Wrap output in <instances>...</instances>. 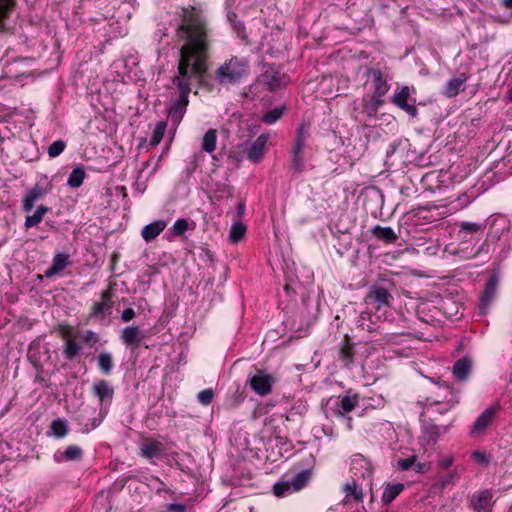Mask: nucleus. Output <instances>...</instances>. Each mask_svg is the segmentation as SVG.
Instances as JSON below:
<instances>
[{
	"mask_svg": "<svg viewBox=\"0 0 512 512\" xmlns=\"http://www.w3.org/2000/svg\"><path fill=\"white\" fill-rule=\"evenodd\" d=\"M176 34L185 43L179 50L178 72L172 78L179 96L169 107L168 117L178 125L186 113L192 83H204L210 40L206 20L194 8L183 9L182 22Z\"/></svg>",
	"mask_w": 512,
	"mask_h": 512,
	"instance_id": "obj_1",
	"label": "nucleus"
},
{
	"mask_svg": "<svg viewBox=\"0 0 512 512\" xmlns=\"http://www.w3.org/2000/svg\"><path fill=\"white\" fill-rule=\"evenodd\" d=\"M250 73L247 59L233 56L222 63L215 72L216 80L221 85H234L245 79Z\"/></svg>",
	"mask_w": 512,
	"mask_h": 512,
	"instance_id": "obj_2",
	"label": "nucleus"
},
{
	"mask_svg": "<svg viewBox=\"0 0 512 512\" xmlns=\"http://www.w3.org/2000/svg\"><path fill=\"white\" fill-rule=\"evenodd\" d=\"M311 477L312 472L310 469L302 470L295 474L290 480L275 483L273 493L277 497H284L288 494L298 492L309 483Z\"/></svg>",
	"mask_w": 512,
	"mask_h": 512,
	"instance_id": "obj_3",
	"label": "nucleus"
},
{
	"mask_svg": "<svg viewBox=\"0 0 512 512\" xmlns=\"http://www.w3.org/2000/svg\"><path fill=\"white\" fill-rule=\"evenodd\" d=\"M393 288V283L389 279L381 278L379 281L370 286L367 294V299L377 303V308L381 306H390L393 301V296L390 290Z\"/></svg>",
	"mask_w": 512,
	"mask_h": 512,
	"instance_id": "obj_4",
	"label": "nucleus"
},
{
	"mask_svg": "<svg viewBox=\"0 0 512 512\" xmlns=\"http://www.w3.org/2000/svg\"><path fill=\"white\" fill-rule=\"evenodd\" d=\"M306 134L304 127L298 130L292 153H291V169L293 173H301L304 170L303 150L306 142Z\"/></svg>",
	"mask_w": 512,
	"mask_h": 512,
	"instance_id": "obj_5",
	"label": "nucleus"
},
{
	"mask_svg": "<svg viewBox=\"0 0 512 512\" xmlns=\"http://www.w3.org/2000/svg\"><path fill=\"white\" fill-rule=\"evenodd\" d=\"M275 378L264 370L257 369L249 378L251 389L260 396H266L272 391Z\"/></svg>",
	"mask_w": 512,
	"mask_h": 512,
	"instance_id": "obj_6",
	"label": "nucleus"
},
{
	"mask_svg": "<svg viewBox=\"0 0 512 512\" xmlns=\"http://www.w3.org/2000/svg\"><path fill=\"white\" fill-rule=\"evenodd\" d=\"M367 83L371 84L373 94L378 97H384L390 89L388 77L378 68H370L367 70Z\"/></svg>",
	"mask_w": 512,
	"mask_h": 512,
	"instance_id": "obj_7",
	"label": "nucleus"
},
{
	"mask_svg": "<svg viewBox=\"0 0 512 512\" xmlns=\"http://www.w3.org/2000/svg\"><path fill=\"white\" fill-rule=\"evenodd\" d=\"M415 102L416 100L410 96V88L408 86H403L392 98V103L411 117H416L418 114Z\"/></svg>",
	"mask_w": 512,
	"mask_h": 512,
	"instance_id": "obj_8",
	"label": "nucleus"
},
{
	"mask_svg": "<svg viewBox=\"0 0 512 512\" xmlns=\"http://www.w3.org/2000/svg\"><path fill=\"white\" fill-rule=\"evenodd\" d=\"M500 406L498 403L485 409L481 415L478 416L471 428V434L478 435L484 433V431L490 426L499 411Z\"/></svg>",
	"mask_w": 512,
	"mask_h": 512,
	"instance_id": "obj_9",
	"label": "nucleus"
},
{
	"mask_svg": "<svg viewBox=\"0 0 512 512\" xmlns=\"http://www.w3.org/2000/svg\"><path fill=\"white\" fill-rule=\"evenodd\" d=\"M262 77L270 91L280 89L289 82V78L274 67H268Z\"/></svg>",
	"mask_w": 512,
	"mask_h": 512,
	"instance_id": "obj_10",
	"label": "nucleus"
},
{
	"mask_svg": "<svg viewBox=\"0 0 512 512\" xmlns=\"http://www.w3.org/2000/svg\"><path fill=\"white\" fill-rule=\"evenodd\" d=\"M92 393L101 405H110L114 397V389L106 380H99L92 385Z\"/></svg>",
	"mask_w": 512,
	"mask_h": 512,
	"instance_id": "obj_11",
	"label": "nucleus"
},
{
	"mask_svg": "<svg viewBox=\"0 0 512 512\" xmlns=\"http://www.w3.org/2000/svg\"><path fill=\"white\" fill-rule=\"evenodd\" d=\"M492 492L482 490L473 494L471 505L476 512H491Z\"/></svg>",
	"mask_w": 512,
	"mask_h": 512,
	"instance_id": "obj_12",
	"label": "nucleus"
},
{
	"mask_svg": "<svg viewBox=\"0 0 512 512\" xmlns=\"http://www.w3.org/2000/svg\"><path fill=\"white\" fill-rule=\"evenodd\" d=\"M268 138V135L261 134L253 143H251V145L246 149V155L249 160L256 162L262 158Z\"/></svg>",
	"mask_w": 512,
	"mask_h": 512,
	"instance_id": "obj_13",
	"label": "nucleus"
},
{
	"mask_svg": "<svg viewBox=\"0 0 512 512\" xmlns=\"http://www.w3.org/2000/svg\"><path fill=\"white\" fill-rule=\"evenodd\" d=\"M142 331L138 326H129L122 330L121 340L128 346L138 347L143 339Z\"/></svg>",
	"mask_w": 512,
	"mask_h": 512,
	"instance_id": "obj_14",
	"label": "nucleus"
},
{
	"mask_svg": "<svg viewBox=\"0 0 512 512\" xmlns=\"http://www.w3.org/2000/svg\"><path fill=\"white\" fill-rule=\"evenodd\" d=\"M467 79L468 77L465 73H461L458 77L450 79L444 87L443 94L449 98L457 96L464 90V83Z\"/></svg>",
	"mask_w": 512,
	"mask_h": 512,
	"instance_id": "obj_15",
	"label": "nucleus"
},
{
	"mask_svg": "<svg viewBox=\"0 0 512 512\" xmlns=\"http://www.w3.org/2000/svg\"><path fill=\"white\" fill-rule=\"evenodd\" d=\"M498 286V279L496 276L492 275L489 277L488 281L486 282L485 289L481 296V308L487 309L489 305L492 303Z\"/></svg>",
	"mask_w": 512,
	"mask_h": 512,
	"instance_id": "obj_16",
	"label": "nucleus"
},
{
	"mask_svg": "<svg viewBox=\"0 0 512 512\" xmlns=\"http://www.w3.org/2000/svg\"><path fill=\"white\" fill-rule=\"evenodd\" d=\"M69 264V255L65 253H58L53 257L51 266L44 272L45 277L51 278L59 274Z\"/></svg>",
	"mask_w": 512,
	"mask_h": 512,
	"instance_id": "obj_17",
	"label": "nucleus"
},
{
	"mask_svg": "<svg viewBox=\"0 0 512 512\" xmlns=\"http://www.w3.org/2000/svg\"><path fill=\"white\" fill-rule=\"evenodd\" d=\"M371 234L378 240L386 244H394L399 236L391 227L376 225L371 229Z\"/></svg>",
	"mask_w": 512,
	"mask_h": 512,
	"instance_id": "obj_18",
	"label": "nucleus"
},
{
	"mask_svg": "<svg viewBox=\"0 0 512 512\" xmlns=\"http://www.w3.org/2000/svg\"><path fill=\"white\" fill-rule=\"evenodd\" d=\"M111 309H112L111 292H110V290H106L101 293V301L96 302L92 306L91 315L98 317V316H103L105 314H110Z\"/></svg>",
	"mask_w": 512,
	"mask_h": 512,
	"instance_id": "obj_19",
	"label": "nucleus"
},
{
	"mask_svg": "<svg viewBox=\"0 0 512 512\" xmlns=\"http://www.w3.org/2000/svg\"><path fill=\"white\" fill-rule=\"evenodd\" d=\"M44 195V189L40 185H35L27 191L23 199V211L29 213L34 207V203L41 199Z\"/></svg>",
	"mask_w": 512,
	"mask_h": 512,
	"instance_id": "obj_20",
	"label": "nucleus"
},
{
	"mask_svg": "<svg viewBox=\"0 0 512 512\" xmlns=\"http://www.w3.org/2000/svg\"><path fill=\"white\" fill-rule=\"evenodd\" d=\"M165 220H156L143 227L141 235L146 242L154 240L165 228Z\"/></svg>",
	"mask_w": 512,
	"mask_h": 512,
	"instance_id": "obj_21",
	"label": "nucleus"
},
{
	"mask_svg": "<svg viewBox=\"0 0 512 512\" xmlns=\"http://www.w3.org/2000/svg\"><path fill=\"white\" fill-rule=\"evenodd\" d=\"M472 362L469 358L463 357L457 360L453 366V375L459 381H465L471 372Z\"/></svg>",
	"mask_w": 512,
	"mask_h": 512,
	"instance_id": "obj_22",
	"label": "nucleus"
},
{
	"mask_svg": "<svg viewBox=\"0 0 512 512\" xmlns=\"http://www.w3.org/2000/svg\"><path fill=\"white\" fill-rule=\"evenodd\" d=\"M140 451L141 456L146 459H152L162 453L163 445L156 440H148L141 445Z\"/></svg>",
	"mask_w": 512,
	"mask_h": 512,
	"instance_id": "obj_23",
	"label": "nucleus"
},
{
	"mask_svg": "<svg viewBox=\"0 0 512 512\" xmlns=\"http://www.w3.org/2000/svg\"><path fill=\"white\" fill-rule=\"evenodd\" d=\"M404 485L402 483H388L382 493V502L389 505L402 491Z\"/></svg>",
	"mask_w": 512,
	"mask_h": 512,
	"instance_id": "obj_24",
	"label": "nucleus"
},
{
	"mask_svg": "<svg viewBox=\"0 0 512 512\" xmlns=\"http://www.w3.org/2000/svg\"><path fill=\"white\" fill-rule=\"evenodd\" d=\"M357 405H358V397L357 396L345 395L340 399L339 403L337 404L335 413L337 415H343L345 413H349V412L353 411Z\"/></svg>",
	"mask_w": 512,
	"mask_h": 512,
	"instance_id": "obj_25",
	"label": "nucleus"
},
{
	"mask_svg": "<svg viewBox=\"0 0 512 512\" xmlns=\"http://www.w3.org/2000/svg\"><path fill=\"white\" fill-rule=\"evenodd\" d=\"M364 102V110L369 116H374L379 107L384 103L383 97H378L377 95L366 96L363 98Z\"/></svg>",
	"mask_w": 512,
	"mask_h": 512,
	"instance_id": "obj_26",
	"label": "nucleus"
},
{
	"mask_svg": "<svg viewBox=\"0 0 512 512\" xmlns=\"http://www.w3.org/2000/svg\"><path fill=\"white\" fill-rule=\"evenodd\" d=\"M216 143L217 131L215 129H209L202 138L201 148L203 151L211 154L216 149Z\"/></svg>",
	"mask_w": 512,
	"mask_h": 512,
	"instance_id": "obj_27",
	"label": "nucleus"
},
{
	"mask_svg": "<svg viewBox=\"0 0 512 512\" xmlns=\"http://www.w3.org/2000/svg\"><path fill=\"white\" fill-rule=\"evenodd\" d=\"M49 210H50L49 207L44 206V205H39L33 215H28L26 217L25 223H24L25 228L29 229L31 227L38 225L42 221L44 215Z\"/></svg>",
	"mask_w": 512,
	"mask_h": 512,
	"instance_id": "obj_28",
	"label": "nucleus"
},
{
	"mask_svg": "<svg viewBox=\"0 0 512 512\" xmlns=\"http://www.w3.org/2000/svg\"><path fill=\"white\" fill-rule=\"evenodd\" d=\"M343 491L345 493V498L347 499H353L355 501H362L363 499L362 489L358 486L355 480L347 482L343 487Z\"/></svg>",
	"mask_w": 512,
	"mask_h": 512,
	"instance_id": "obj_29",
	"label": "nucleus"
},
{
	"mask_svg": "<svg viewBox=\"0 0 512 512\" xmlns=\"http://www.w3.org/2000/svg\"><path fill=\"white\" fill-rule=\"evenodd\" d=\"M98 367L105 375H109L113 369L114 363L112 355L108 352H102L97 357Z\"/></svg>",
	"mask_w": 512,
	"mask_h": 512,
	"instance_id": "obj_30",
	"label": "nucleus"
},
{
	"mask_svg": "<svg viewBox=\"0 0 512 512\" xmlns=\"http://www.w3.org/2000/svg\"><path fill=\"white\" fill-rule=\"evenodd\" d=\"M85 170L82 167H76L74 168L67 180L68 186L72 188H78L82 185L84 178H85Z\"/></svg>",
	"mask_w": 512,
	"mask_h": 512,
	"instance_id": "obj_31",
	"label": "nucleus"
},
{
	"mask_svg": "<svg viewBox=\"0 0 512 512\" xmlns=\"http://www.w3.org/2000/svg\"><path fill=\"white\" fill-rule=\"evenodd\" d=\"M81 345L73 339H68L65 343L63 354L67 360H73L80 352Z\"/></svg>",
	"mask_w": 512,
	"mask_h": 512,
	"instance_id": "obj_32",
	"label": "nucleus"
},
{
	"mask_svg": "<svg viewBox=\"0 0 512 512\" xmlns=\"http://www.w3.org/2000/svg\"><path fill=\"white\" fill-rule=\"evenodd\" d=\"M246 233V226L242 222H235L229 232V239L231 242L236 243L240 241Z\"/></svg>",
	"mask_w": 512,
	"mask_h": 512,
	"instance_id": "obj_33",
	"label": "nucleus"
},
{
	"mask_svg": "<svg viewBox=\"0 0 512 512\" xmlns=\"http://www.w3.org/2000/svg\"><path fill=\"white\" fill-rule=\"evenodd\" d=\"M284 110H285V106L276 107V108L266 112L262 116L261 120L266 124H273L282 117Z\"/></svg>",
	"mask_w": 512,
	"mask_h": 512,
	"instance_id": "obj_34",
	"label": "nucleus"
},
{
	"mask_svg": "<svg viewBox=\"0 0 512 512\" xmlns=\"http://www.w3.org/2000/svg\"><path fill=\"white\" fill-rule=\"evenodd\" d=\"M50 428H51L53 435L58 438L64 437L68 432L67 422H66V420H62V419L54 420L51 423Z\"/></svg>",
	"mask_w": 512,
	"mask_h": 512,
	"instance_id": "obj_35",
	"label": "nucleus"
},
{
	"mask_svg": "<svg viewBox=\"0 0 512 512\" xmlns=\"http://www.w3.org/2000/svg\"><path fill=\"white\" fill-rule=\"evenodd\" d=\"M353 345L350 343H346L340 349V358L343 361L345 366H350L353 362Z\"/></svg>",
	"mask_w": 512,
	"mask_h": 512,
	"instance_id": "obj_36",
	"label": "nucleus"
},
{
	"mask_svg": "<svg viewBox=\"0 0 512 512\" xmlns=\"http://www.w3.org/2000/svg\"><path fill=\"white\" fill-rule=\"evenodd\" d=\"M82 449L76 445H70L66 448L63 453V457L66 461L79 460L82 457Z\"/></svg>",
	"mask_w": 512,
	"mask_h": 512,
	"instance_id": "obj_37",
	"label": "nucleus"
},
{
	"mask_svg": "<svg viewBox=\"0 0 512 512\" xmlns=\"http://www.w3.org/2000/svg\"><path fill=\"white\" fill-rule=\"evenodd\" d=\"M14 4V0H0V26L3 20L10 15Z\"/></svg>",
	"mask_w": 512,
	"mask_h": 512,
	"instance_id": "obj_38",
	"label": "nucleus"
},
{
	"mask_svg": "<svg viewBox=\"0 0 512 512\" xmlns=\"http://www.w3.org/2000/svg\"><path fill=\"white\" fill-rule=\"evenodd\" d=\"M65 147L66 143L63 140H56L48 147V155L55 158L64 151Z\"/></svg>",
	"mask_w": 512,
	"mask_h": 512,
	"instance_id": "obj_39",
	"label": "nucleus"
},
{
	"mask_svg": "<svg viewBox=\"0 0 512 512\" xmlns=\"http://www.w3.org/2000/svg\"><path fill=\"white\" fill-rule=\"evenodd\" d=\"M165 130H166L165 123L160 122L156 125L154 132H153V136L151 138L152 145H157L160 143V141L162 140V138L165 134Z\"/></svg>",
	"mask_w": 512,
	"mask_h": 512,
	"instance_id": "obj_40",
	"label": "nucleus"
},
{
	"mask_svg": "<svg viewBox=\"0 0 512 512\" xmlns=\"http://www.w3.org/2000/svg\"><path fill=\"white\" fill-rule=\"evenodd\" d=\"M188 221L186 219H178L172 227V234L175 236L183 235L188 230Z\"/></svg>",
	"mask_w": 512,
	"mask_h": 512,
	"instance_id": "obj_41",
	"label": "nucleus"
},
{
	"mask_svg": "<svg viewBox=\"0 0 512 512\" xmlns=\"http://www.w3.org/2000/svg\"><path fill=\"white\" fill-rule=\"evenodd\" d=\"M214 392L212 389L202 390L198 395L197 399L202 405H209L213 401Z\"/></svg>",
	"mask_w": 512,
	"mask_h": 512,
	"instance_id": "obj_42",
	"label": "nucleus"
},
{
	"mask_svg": "<svg viewBox=\"0 0 512 512\" xmlns=\"http://www.w3.org/2000/svg\"><path fill=\"white\" fill-rule=\"evenodd\" d=\"M416 458H417L416 455H412L408 458L400 459L398 461V467L403 471H407L413 466V464L416 461Z\"/></svg>",
	"mask_w": 512,
	"mask_h": 512,
	"instance_id": "obj_43",
	"label": "nucleus"
},
{
	"mask_svg": "<svg viewBox=\"0 0 512 512\" xmlns=\"http://www.w3.org/2000/svg\"><path fill=\"white\" fill-rule=\"evenodd\" d=\"M460 227L463 231L474 233L479 231L482 227L481 225L474 223V222H462L460 224Z\"/></svg>",
	"mask_w": 512,
	"mask_h": 512,
	"instance_id": "obj_44",
	"label": "nucleus"
},
{
	"mask_svg": "<svg viewBox=\"0 0 512 512\" xmlns=\"http://www.w3.org/2000/svg\"><path fill=\"white\" fill-rule=\"evenodd\" d=\"M83 340L85 341L86 344L92 347L97 343L98 336L95 332L89 330L85 333Z\"/></svg>",
	"mask_w": 512,
	"mask_h": 512,
	"instance_id": "obj_45",
	"label": "nucleus"
},
{
	"mask_svg": "<svg viewBox=\"0 0 512 512\" xmlns=\"http://www.w3.org/2000/svg\"><path fill=\"white\" fill-rule=\"evenodd\" d=\"M359 464L361 467L368 466V461L362 455H355L352 459V470L356 469V465Z\"/></svg>",
	"mask_w": 512,
	"mask_h": 512,
	"instance_id": "obj_46",
	"label": "nucleus"
},
{
	"mask_svg": "<svg viewBox=\"0 0 512 512\" xmlns=\"http://www.w3.org/2000/svg\"><path fill=\"white\" fill-rule=\"evenodd\" d=\"M135 317V311L132 308H126L121 315L123 321L128 322Z\"/></svg>",
	"mask_w": 512,
	"mask_h": 512,
	"instance_id": "obj_47",
	"label": "nucleus"
},
{
	"mask_svg": "<svg viewBox=\"0 0 512 512\" xmlns=\"http://www.w3.org/2000/svg\"><path fill=\"white\" fill-rule=\"evenodd\" d=\"M100 423H101V419L94 418L90 425H88V424L84 425V431L85 432H90L91 430H93L96 427H98L100 425Z\"/></svg>",
	"mask_w": 512,
	"mask_h": 512,
	"instance_id": "obj_48",
	"label": "nucleus"
},
{
	"mask_svg": "<svg viewBox=\"0 0 512 512\" xmlns=\"http://www.w3.org/2000/svg\"><path fill=\"white\" fill-rule=\"evenodd\" d=\"M168 509L172 512H184L186 510V506L183 504L172 503L169 505Z\"/></svg>",
	"mask_w": 512,
	"mask_h": 512,
	"instance_id": "obj_49",
	"label": "nucleus"
},
{
	"mask_svg": "<svg viewBox=\"0 0 512 512\" xmlns=\"http://www.w3.org/2000/svg\"><path fill=\"white\" fill-rule=\"evenodd\" d=\"M229 19L232 22L233 28L235 29L237 34L240 36L241 33L244 31V26L240 22H234L230 16H229Z\"/></svg>",
	"mask_w": 512,
	"mask_h": 512,
	"instance_id": "obj_50",
	"label": "nucleus"
},
{
	"mask_svg": "<svg viewBox=\"0 0 512 512\" xmlns=\"http://www.w3.org/2000/svg\"><path fill=\"white\" fill-rule=\"evenodd\" d=\"M452 461V457H445L440 460L439 464L442 468L447 469L452 465Z\"/></svg>",
	"mask_w": 512,
	"mask_h": 512,
	"instance_id": "obj_51",
	"label": "nucleus"
},
{
	"mask_svg": "<svg viewBox=\"0 0 512 512\" xmlns=\"http://www.w3.org/2000/svg\"><path fill=\"white\" fill-rule=\"evenodd\" d=\"M454 474L451 473L442 479V486H446L452 482Z\"/></svg>",
	"mask_w": 512,
	"mask_h": 512,
	"instance_id": "obj_52",
	"label": "nucleus"
},
{
	"mask_svg": "<svg viewBox=\"0 0 512 512\" xmlns=\"http://www.w3.org/2000/svg\"><path fill=\"white\" fill-rule=\"evenodd\" d=\"M427 403L430 405H439L442 401L433 397H428L426 399Z\"/></svg>",
	"mask_w": 512,
	"mask_h": 512,
	"instance_id": "obj_53",
	"label": "nucleus"
},
{
	"mask_svg": "<svg viewBox=\"0 0 512 512\" xmlns=\"http://www.w3.org/2000/svg\"><path fill=\"white\" fill-rule=\"evenodd\" d=\"M245 212V204L244 203H239L238 207H237V214L239 217H241Z\"/></svg>",
	"mask_w": 512,
	"mask_h": 512,
	"instance_id": "obj_54",
	"label": "nucleus"
},
{
	"mask_svg": "<svg viewBox=\"0 0 512 512\" xmlns=\"http://www.w3.org/2000/svg\"><path fill=\"white\" fill-rule=\"evenodd\" d=\"M502 6L506 9H512V0H502Z\"/></svg>",
	"mask_w": 512,
	"mask_h": 512,
	"instance_id": "obj_55",
	"label": "nucleus"
},
{
	"mask_svg": "<svg viewBox=\"0 0 512 512\" xmlns=\"http://www.w3.org/2000/svg\"><path fill=\"white\" fill-rule=\"evenodd\" d=\"M451 407H452V405L450 404V402H447V403L444 404V407L440 408L438 411L440 413H444L447 410H449Z\"/></svg>",
	"mask_w": 512,
	"mask_h": 512,
	"instance_id": "obj_56",
	"label": "nucleus"
},
{
	"mask_svg": "<svg viewBox=\"0 0 512 512\" xmlns=\"http://www.w3.org/2000/svg\"><path fill=\"white\" fill-rule=\"evenodd\" d=\"M473 456L476 459H481L482 461L487 462V460L485 459V456L483 454L479 453V452H474Z\"/></svg>",
	"mask_w": 512,
	"mask_h": 512,
	"instance_id": "obj_57",
	"label": "nucleus"
},
{
	"mask_svg": "<svg viewBox=\"0 0 512 512\" xmlns=\"http://www.w3.org/2000/svg\"><path fill=\"white\" fill-rule=\"evenodd\" d=\"M507 96H508V99H509L510 101H512V90H510V91L508 92Z\"/></svg>",
	"mask_w": 512,
	"mask_h": 512,
	"instance_id": "obj_58",
	"label": "nucleus"
},
{
	"mask_svg": "<svg viewBox=\"0 0 512 512\" xmlns=\"http://www.w3.org/2000/svg\"><path fill=\"white\" fill-rule=\"evenodd\" d=\"M112 260H113V262H116V261H117V255H116V254H113V256H112Z\"/></svg>",
	"mask_w": 512,
	"mask_h": 512,
	"instance_id": "obj_59",
	"label": "nucleus"
}]
</instances>
